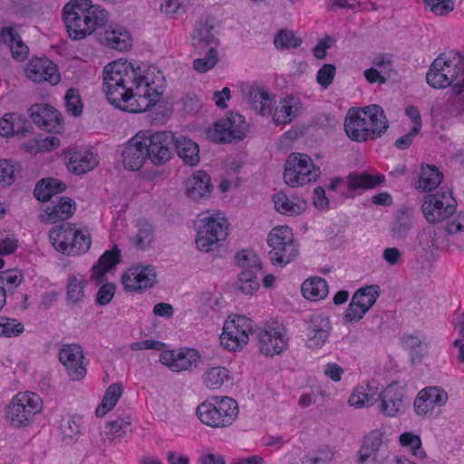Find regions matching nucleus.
Segmentation results:
<instances>
[{
  "instance_id": "nucleus-1",
  "label": "nucleus",
  "mask_w": 464,
  "mask_h": 464,
  "mask_svg": "<svg viewBox=\"0 0 464 464\" xmlns=\"http://www.w3.org/2000/svg\"><path fill=\"white\" fill-rule=\"evenodd\" d=\"M102 91L108 102L120 111H145V69L128 59L114 60L103 67Z\"/></svg>"
},
{
  "instance_id": "nucleus-2",
  "label": "nucleus",
  "mask_w": 464,
  "mask_h": 464,
  "mask_svg": "<svg viewBox=\"0 0 464 464\" xmlns=\"http://www.w3.org/2000/svg\"><path fill=\"white\" fill-rule=\"evenodd\" d=\"M68 36L74 41L92 35L107 22V13L92 0H70L63 8Z\"/></svg>"
},
{
  "instance_id": "nucleus-3",
  "label": "nucleus",
  "mask_w": 464,
  "mask_h": 464,
  "mask_svg": "<svg viewBox=\"0 0 464 464\" xmlns=\"http://www.w3.org/2000/svg\"><path fill=\"white\" fill-rule=\"evenodd\" d=\"M426 82L434 89L464 83V57L454 51L440 54L431 63Z\"/></svg>"
},
{
  "instance_id": "nucleus-4",
  "label": "nucleus",
  "mask_w": 464,
  "mask_h": 464,
  "mask_svg": "<svg viewBox=\"0 0 464 464\" xmlns=\"http://www.w3.org/2000/svg\"><path fill=\"white\" fill-rule=\"evenodd\" d=\"M237 401L231 397H213L199 403L196 409L198 420L212 429L231 426L238 417Z\"/></svg>"
},
{
  "instance_id": "nucleus-5",
  "label": "nucleus",
  "mask_w": 464,
  "mask_h": 464,
  "mask_svg": "<svg viewBox=\"0 0 464 464\" xmlns=\"http://www.w3.org/2000/svg\"><path fill=\"white\" fill-rule=\"evenodd\" d=\"M44 401L39 394L24 391L15 393L5 407V419L13 428H24L42 413Z\"/></svg>"
},
{
  "instance_id": "nucleus-6",
  "label": "nucleus",
  "mask_w": 464,
  "mask_h": 464,
  "mask_svg": "<svg viewBox=\"0 0 464 464\" xmlns=\"http://www.w3.org/2000/svg\"><path fill=\"white\" fill-rule=\"evenodd\" d=\"M49 241L57 252L72 256L85 254L92 246L90 234L72 223L51 229Z\"/></svg>"
},
{
  "instance_id": "nucleus-7",
  "label": "nucleus",
  "mask_w": 464,
  "mask_h": 464,
  "mask_svg": "<svg viewBox=\"0 0 464 464\" xmlns=\"http://www.w3.org/2000/svg\"><path fill=\"white\" fill-rule=\"evenodd\" d=\"M320 176V168L314 163L307 154L291 153L286 160L284 179L292 188L316 181Z\"/></svg>"
},
{
  "instance_id": "nucleus-8",
  "label": "nucleus",
  "mask_w": 464,
  "mask_h": 464,
  "mask_svg": "<svg viewBox=\"0 0 464 464\" xmlns=\"http://www.w3.org/2000/svg\"><path fill=\"white\" fill-rule=\"evenodd\" d=\"M267 244L271 247L268 256L275 266H285L298 255L297 244L288 227L273 228L268 234Z\"/></svg>"
},
{
  "instance_id": "nucleus-9",
  "label": "nucleus",
  "mask_w": 464,
  "mask_h": 464,
  "mask_svg": "<svg viewBox=\"0 0 464 464\" xmlns=\"http://www.w3.org/2000/svg\"><path fill=\"white\" fill-rule=\"evenodd\" d=\"M201 225L198 227L196 244L198 250L210 252L224 241L228 233V222L220 212L200 219Z\"/></svg>"
},
{
  "instance_id": "nucleus-10",
  "label": "nucleus",
  "mask_w": 464,
  "mask_h": 464,
  "mask_svg": "<svg viewBox=\"0 0 464 464\" xmlns=\"http://www.w3.org/2000/svg\"><path fill=\"white\" fill-rule=\"evenodd\" d=\"M247 123L237 112H229L226 118L218 120L207 132L208 138L217 143H231L246 137Z\"/></svg>"
},
{
  "instance_id": "nucleus-11",
  "label": "nucleus",
  "mask_w": 464,
  "mask_h": 464,
  "mask_svg": "<svg viewBox=\"0 0 464 464\" xmlns=\"http://www.w3.org/2000/svg\"><path fill=\"white\" fill-rule=\"evenodd\" d=\"M236 261L242 269L238 276L237 289L245 295H253L259 289V276L262 274L259 257L251 251L242 250L237 253Z\"/></svg>"
},
{
  "instance_id": "nucleus-12",
  "label": "nucleus",
  "mask_w": 464,
  "mask_h": 464,
  "mask_svg": "<svg viewBox=\"0 0 464 464\" xmlns=\"http://www.w3.org/2000/svg\"><path fill=\"white\" fill-rule=\"evenodd\" d=\"M457 209V202L449 191L428 194L423 198L421 210L429 223L447 220Z\"/></svg>"
},
{
  "instance_id": "nucleus-13",
  "label": "nucleus",
  "mask_w": 464,
  "mask_h": 464,
  "mask_svg": "<svg viewBox=\"0 0 464 464\" xmlns=\"http://www.w3.org/2000/svg\"><path fill=\"white\" fill-rule=\"evenodd\" d=\"M255 334L259 352L266 356L280 354L288 346L287 331L282 324H266L255 331Z\"/></svg>"
},
{
  "instance_id": "nucleus-14",
  "label": "nucleus",
  "mask_w": 464,
  "mask_h": 464,
  "mask_svg": "<svg viewBox=\"0 0 464 464\" xmlns=\"http://www.w3.org/2000/svg\"><path fill=\"white\" fill-rule=\"evenodd\" d=\"M58 358L71 381L80 382L85 378L88 360L81 345L75 343L63 345L59 350Z\"/></svg>"
},
{
  "instance_id": "nucleus-15",
  "label": "nucleus",
  "mask_w": 464,
  "mask_h": 464,
  "mask_svg": "<svg viewBox=\"0 0 464 464\" xmlns=\"http://www.w3.org/2000/svg\"><path fill=\"white\" fill-rule=\"evenodd\" d=\"M449 400L448 392L439 386L425 387L414 401V411L420 417H436Z\"/></svg>"
},
{
  "instance_id": "nucleus-16",
  "label": "nucleus",
  "mask_w": 464,
  "mask_h": 464,
  "mask_svg": "<svg viewBox=\"0 0 464 464\" xmlns=\"http://www.w3.org/2000/svg\"><path fill=\"white\" fill-rule=\"evenodd\" d=\"M24 74L35 83L48 82L56 85L61 81L57 65L47 58H31L24 69Z\"/></svg>"
},
{
  "instance_id": "nucleus-17",
  "label": "nucleus",
  "mask_w": 464,
  "mask_h": 464,
  "mask_svg": "<svg viewBox=\"0 0 464 464\" xmlns=\"http://www.w3.org/2000/svg\"><path fill=\"white\" fill-rule=\"evenodd\" d=\"M174 139L173 133L169 131L147 134V140H150V144L147 145V159L154 165H162L169 160L172 157Z\"/></svg>"
},
{
  "instance_id": "nucleus-18",
  "label": "nucleus",
  "mask_w": 464,
  "mask_h": 464,
  "mask_svg": "<svg viewBox=\"0 0 464 464\" xmlns=\"http://www.w3.org/2000/svg\"><path fill=\"white\" fill-rule=\"evenodd\" d=\"M159 359L171 371L179 372L196 368L200 361V354L196 349L184 348L179 351H163Z\"/></svg>"
},
{
  "instance_id": "nucleus-19",
  "label": "nucleus",
  "mask_w": 464,
  "mask_h": 464,
  "mask_svg": "<svg viewBox=\"0 0 464 464\" xmlns=\"http://www.w3.org/2000/svg\"><path fill=\"white\" fill-rule=\"evenodd\" d=\"M450 243L444 238L441 227H426L420 230L415 238L414 250L421 255H432L437 250H448Z\"/></svg>"
},
{
  "instance_id": "nucleus-20",
  "label": "nucleus",
  "mask_w": 464,
  "mask_h": 464,
  "mask_svg": "<svg viewBox=\"0 0 464 464\" xmlns=\"http://www.w3.org/2000/svg\"><path fill=\"white\" fill-rule=\"evenodd\" d=\"M360 121L368 129L371 140L379 138L384 134L389 127L388 120L382 108L377 104H372L364 108H356Z\"/></svg>"
},
{
  "instance_id": "nucleus-21",
  "label": "nucleus",
  "mask_w": 464,
  "mask_h": 464,
  "mask_svg": "<svg viewBox=\"0 0 464 464\" xmlns=\"http://www.w3.org/2000/svg\"><path fill=\"white\" fill-rule=\"evenodd\" d=\"M32 121L41 129L49 132H61L63 121L59 111L49 104H34L30 108Z\"/></svg>"
},
{
  "instance_id": "nucleus-22",
  "label": "nucleus",
  "mask_w": 464,
  "mask_h": 464,
  "mask_svg": "<svg viewBox=\"0 0 464 464\" xmlns=\"http://www.w3.org/2000/svg\"><path fill=\"white\" fill-rule=\"evenodd\" d=\"M332 324L328 317L322 314H312L306 321V347L319 349L328 341Z\"/></svg>"
},
{
  "instance_id": "nucleus-23",
  "label": "nucleus",
  "mask_w": 464,
  "mask_h": 464,
  "mask_svg": "<svg viewBox=\"0 0 464 464\" xmlns=\"http://www.w3.org/2000/svg\"><path fill=\"white\" fill-rule=\"evenodd\" d=\"M124 168L130 171L140 169L145 164V131L137 132L124 146L121 153Z\"/></svg>"
},
{
  "instance_id": "nucleus-24",
  "label": "nucleus",
  "mask_w": 464,
  "mask_h": 464,
  "mask_svg": "<svg viewBox=\"0 0 464 464\" xmlns=\"http://www.w3.org/2000/svg\"><path fill=\"white\" fill-rule=\"evenodd\" d=\"M380 401L379 411L388 417H395L405 408V391L396 383H392L383 389L378 395Z\"/></svg>"
},
{
  "instance_id": "nucleus-25",
  "label": "nucleus",
  "mask_w": 464,
  "mask_h": 464,
  "mask_svg": "<svg viewBox=\"0 0 464 464\" xmlns=\"http://www.w3.org/2000/svg\"><path fill=\"white\" fill-rule=\"evenodd\" d=\"M67 169L75 175L94 169L99 164L98 154L90 148H74L67 152Z\"/></svg>"
},
{
  "instance_id": "nucleus-26",
  "label": "nucleus",
  "mask_w": 464,
  "mask_h": 464,
  "mask_svg": "<svg viewBox=\"0 0 464 464\" xmlns=\"http://www.w3.org/2000/svg\"><path fill=\"white\" fill-rule=\"evenodd\" d=\"M76 210V203L72 198L62 197L42 208L39 218L46 224H55L72 217Z\"/></svg>"
},
{
  "instance_id": "nucleus-27",
  "label": "nucleus",
  "mask_w": 464,
  "mask_h": 464,
  "mask_svg": "<svg viewBox=\"0 0 464 464\" xmlns=\"http://www.w3.org/2000/svg\"><path fill=\"white\" fill-rule=\"evenodd\" d=\"M212 190L211 178L205 170L194 172L185 181V195L193 201L208 198Z\"/></svg>"
},
{
  "instance_id": "nucleus-28",
  "label": "nucleus",
  "mask_w": 464,
  "mask_h": 464,
  "mask_svg": "<svg viewBox=\"0 0 464 464\" xmlns=\"http://www.w3.org/2000/svg\"><path fill=\"white\" fill-rule=\"evenodd\" d=\"M384 433L380 430L370 431L363 439L358 452V464H377V455L383 444Z\"/></svg>"
},
{
  "instance_id": "nucleus-29",
  "label": "nucleus",
  "mask_w": 464,
  "mask_h": 464,
  "mask_svg": "<svg viewBox=\"0 0 464 464\" xmlns=\"http://www.w3.org/2000/svg\"><path fill=\"white\" fill-rule=\"evenodd\" d=\"M102 43L111 49L123 52L131 48L133 38L125 27L110 24L104 30Z\"/></svg>"
},
{
  "instance_id": "nucleus-30",
  "label": "nucleus",
  "mask_w": 464,
  "mask_h": 464,
  "mask_svg": "<svg viewBox=\"0 0 464 464\" xmlns=\"http://www.w3.org/2000/svg\"><path fill=\"white\" fill-rule=\"evenodd\" d=\"M0 46L6 47L11 52L14 59L18 61L24 60L29 53L28 46L23 42L14 26L0 28Z\"/></svg>"
},
{
  "instance_id": "nucleus-31",
  "label": "nucleus",
  "mask_w": 464,
  "mask_h": 464,
  "mask_svg": "<svg viewBox=\"0 0 464 464\" xmlns=\"http://www.w3.org/2000/svg\"><path fill=\"white\" fill-rule=\"evenodd\" d=\"M173 111L172 104L162 96L147 97V120L154 124H163Z\"/></svg>"
},
{
  "instance_id": "nucleus-32",
  "label": "nucleus",
  "mask_w": 464,
  "mask_h": 464,
  "mask_svg": "<svg viewBox=\"0 0 464 464\" xmlns=\"http://www.w3.org/2000/svg\"><path fill=\"white\" fill-rule=\"evenodd\" d=\"M301 111L302 104L299 100L293 95H287L276 106L273 120L276 124H288L300 114Z\"/></svg>"
},
{
  "instance_id": "nucleus-33",
  "label": "nucleus",
  "mask_w": 464,
  "mask_h": 464,
  "mask_svg": "<svg viewBox=\"0 0 464 464\" xmlns=\"http://www.w3.org/2000/svg\"><path fill=\"white\" fill-rule=\"evenodd\" d=\"M246 92V100L253 110L260 115H269L275 104L274 99L263 89L257 86H249Z\"/></svg>"
},
{
  "instance_id": "nucleus-34",
  "label": "nucleus",
  "mask_w": 464,
  "mask_h": 464,
  "mask_svg": "<svg viewBox=\"0 0 464 464\" xmlns=\"http://www.w3.org/2000/svg\"><path fill=\"white\" fill-rule=\"evenodd\" d=\"M413 226V210L411 208H400L390 224V233L392 238L405 239Z\"/></svg>"
},
{
  "instance_id": "nucleus-35",
  "label": "nucleus",
  "mask_w": 464,
  "mask_h": 464,
  "mask_svg": "<svg viewBox=\"0 0 464 464\" xmlns=\"http://www.w3.org/2000/svg\"><path fill=\"white\" fill-rule=\"evenodd\" d=\"M121 261V250L114 246L111 250L105 251L92 269V278L97 283L104 280V276L113 269Z\"/></svg>"
},
{
  "instance_id": "nucleus-36",
  "label": "nucleus",
  "mask_w": 464,
  "mask_h": 464,
  "mask_svg": "<svg viewBox=\"0 0 464 464\" xmlns=\"http://www.w3.org/2000/svg\"><path fill=\"white\" fill-rule=\"evenodd\" d=\"M273 201L276 211L283 215L297 216L305 211L306 202L299 198L292 199L284 192L279 191L273 196Z\"/></svg>"
},
{
  "instance_id": "nucleus-37",
  "label": "nucleus",
  "mask_w": 464,
  "mask_h": 464,
  "mask_svg": "<svg viewBox=\"0 0 464 464\" xmlns=\"http://www.w3.org/2000/svg\"><path fill=\"white\" fill-rule=\"evenodd\" d=\"M173 148L186 165L195 166L199 162L198 145L192 140L184 136L175 138Z\"/></svg>"
},
{
  "instance_id": "nucleus-38",
  "label": "nucleus",
  "mask_w": 464,
  "mask_h": 464,
  "mask_svg": "<svg viewBox=\"0 0 464 464\" xmlns=\"http://www.w3.org/2000/svg\"><path fill=\"white\" fill-rule=\"evenodd\" d=\"M358 118L359 113H356V108H351L344 120V130L347 136L357 142L371 140L369 130L363 128L364 125Z\"/></svg>"
},
{
  "instance_id": "nucleus-39",
  "label": "nucleus",
  "mask_w": 464,
  "mask_h": 464,
  "mask_svg": "<svg viewBox=\"0 0 464 464\" xmlns=\"http://www.w3.org/2000/svg\"><path fill=\"white\" fill-rule=\"evenodd\" d=\"M121 284L128 292L142 290L145 285V266L138 263L128 267L121 275Z\"/></svg>"
},
{
  "instance_id": "nucleus-40",
  "label": "nucleus",
  "mask_w": 464,
  "mask_h": 464,
  "mask_svg": "<svg viewBox=\"0 0 464 464\" xmlns=\"http://www.w3.org/2000/svg\"><path fill=\"white\" fill-rule=\"evenodd\" d=\"M379 394L377 382L372 380L365 388L356 389L350 396L349 403L355 408L369 407L377 401Z\"/></svg>"
},
{
  "instance_id": "nucleus-41",
  "label": "nucleus",
  "mask_w": 464,
  "mask_h": 464,
  "mask_svg": "<svg viewBox=\"0 0 464 464\" xmlns=\"http://www.w3.org/2000/svg\"><path fill=\"white\" fill-rule=\"evenodd\" d=\"M26 120L15 112H8L0 118V136L10 138L23 132L25 129Z\"/></svg>"
},
{
  "instance_id": "nucleus-42",
  "label": "nucleus",
  "mask_w": 464,
  "mask_h": 464,
  "mask_svg": "<svg viewBox=\"0 0 464 464\" xmlns=\"http://www.w3.org/2000/svg\"><path fill=\"white\" fill-rule=\"evenodd\" d=\"M447 100L444 111L450 116H458L464 112V83L455 84L446 92Z\"/></svg>"
},
{
  "instance_id": "nucleus-43",
  "label": "nucleus",
  "mask_w": 464,
  "mask_h": 464,
  "mask_svg": "<svg viewBox=\"0 0 464 464\" xmlns=\"http://www.w3.org/2000/svg\"><path fill=\"white\" fill-rule=\"evenodd\" d=\"M401 342L405 349L409 350L411 361L413 364L421 362L428 352V343L425 339L414 334H404Z\"/></svg>"
},
{
  "instance_id": "nucleus-44",
  "label": "nucleus",
  "mask_w": 464,
  "mask_h": 464,
  "mask_svg": "<svg viewBox=\"0 0 464 464\" xmlns=\"http://www.w3.org/2000/svg\"><path fill=\"white\" fill-rule=\"evenodd\" d=\"M303 296L312 301L324 299L328 294V284L322 277H311L301 286Z\"/></svg>"
},
{
  "instance_id": "nucleus-45",
  "label": "nucleus",
  "mask_w": 464,
  "mask_h": 464,
  "mask_svg": "<svg viewBox=\"0 0 464 464\" xmlns=\"http://www.w3.org/2000/svg\"><path fill=\"white\" fill-rule=\"evenodd\" d=\"M88 280L82 274L72 275L68 277L66 285L67 299L70 303L78 304L85 297Z\"/></svg>"
},
{
  "instance_id": "nucleus-46",
  "label": "nucleus",
  "mask_w": 464,
  "mask_h": 464,
  "mask_svg": "<svg viewBox=\"0 0 464 464\" xmlns=\"http://www.w3.org/2000/svg\"><path fill=\"white\" fill-rule=\"evenodd\" d=\"M82 418L79 415H68L63 418L60 424L62 440L67 443L77 440L81 434Z\"/></svg>"
},
{
  "instance_id": "nucleus-47",
  "label": "nucleus",
  "mask_w": 464,
  "mask_h": 464,
  "mask_svg": "<svg viewBox=\"0 0 464 464\" xmlns=\"http://www.w3.org/2000/svg\"><path fill=\"white\" fill-rule=\"evenodd\" d=\"M192 40L195 50L200 54L207 46L216 43L213 26L207 23L198 24L194 29Z\"/></svg>"
},
{
  "instance_id": "nucleus-48",
  "label": "nucleus",
  "mask_w": 464,
  "mask_h": 464,
  "mask_svg": "<svg viewBox=\"0 0 464 464\" xmlns=\"http://www.w3.org/2000/svg\"><path fill=\"white\" fill-rule=\"evenodd\" d=\"M231 380L229 371L221 366L208 369L202 376L204 385L211 390H218Z\"/></svg>"
},
{
  "instance_id": "nucleus-49",
  "label": "nucleus",
  "mask_w": 464,
  "mask_h": 464,
  "mask_svg": "<svg viewBox=\"0 0 464 464\" xmlns=\"http://www.w3.org/2000/svg\"><path fill=\"white\" fill-rule=\"evenodd\" d=\"M133 430V425L130 418L118 419L108 423L104 432L108 439L121 440L128 439Z\"/></svg>"
},
{
  "instance_id": "nucleus-50",
  "label": "nucleus",
  "mask_w": 464,
  "mask_h": 464,
  "mask_svg": "<svg viewBox=\"0 0 464 464\" xmlns=\"http://www.w3.org/2000/svg\"><path fill=\"white\" fill-rule=\"evenodd\" d=\"M123 388L121 383H113L106 390L101 403L96 409V415L103 417L107 412L111 411L119 401L122 395Z\"/></svg>"
},
{
  "instance_id": "nucleus-51",
  "label": "nucleus",
  "mask_w": 464,
  "mask_h": 464,
  "mask_svg": "<svg viewBox=\"0 0 464 464\" xmlns=\"http://www.w3.org/2000/svg\"><path fill=\"white\" fill-rule=\"evenodd\" d=\"M443 175L435 166L422 165L419 178V188L423 191L436 188L442 181Z\"/></svg>"
},
{
  "instance_id": "nucleus-52",
  "label": "nucleus",
  "mask_w": 464,
  "mask_h": 464,
  "mask_svg": "<svg viewBox=\"0 0 464 464\" xmlns=\"http://www.w3.org/2000/svg\"><path fill=\"white\" fill-rule=\"evenodd\" d=\"M66 185L56 179H44L37 183L34 188V196L38 200L47 201L57 193L65 190Z\"/></svg>"
},
{
  "instance_id": "nucleus-53",
  "label": "nucleus",
  "mask_w": 464,
  "mask_h": 464,
  "mask_svg": "<svg viewBox=\"0 0 464 464\" xmlns=\"http://www.w3.org/2000/svg\"><path fill=\"white\" fill-rule=\"evenodd\" d=\"M166 88V80L161 71L151 65L147 68V97L162 96Z\"/></svg>"
},
{
  "instance_id": "nucleus-54",
  "label": "nucleus",
  "mask_w": 464,
  "mask_h": 464,
  "mask_svg": "<svg viewBox=\"0 0 464 464\" xmlns=\"http://www.w3.org/2000/svg\"><path fill=\"white\" fill-rule=\"evenodd\" d=\"M223 328L235 334L240 336L241 334L248 335L255 334L254 322L244 315H234L232 319L225 321Z\"/></svg>"
},
{
  "instance_id": "nucleus-55",
  "label": "nucleus",
  "mask_w": 464,
  "mask_h": 464,
  "mask_svg": "<svg viewBox=\"0 0 464 464\" xmlns=\"http://www.w3.org/2000/svg\"><path fill=\"white\" fill-rule=\"evenodd\" d=\"M384 181L383 175H371L360 173L349 175V188L351 189L372 188Z\"/></svg>"
},
{
  "instance_id": "nucleus-56",
  "label": "nucleus",
  "mask_w": 464,
  "mask_h": 464,
  "mask_svg": "<svg viewBox=\"0 0 464 464\" xmlns=\"http://www.w3.org/2000/svg\"><path fill=\"white\" fill-rule=\"evenodd\" d=\"M380 292L378 285H370L358 289L353 295L352 300L357 304H364L368 309H371L376 303Z\"/></svg>"
},
{
  "instance_id": "nucleus-57",
  "label": "nucleus",
  "mask_w": 464,
  "mask_h": 464,
  "mask_svg": "<svg viewBox=\"0 0 464 464\" xmlns=\"http://www.w3.org/2000/svg\"><path fill=\"white\" fill-rule=\"evenodd\" d=\"M230 335L231 333H227V331L223 328V332L219 337L221 346L227 351H240L246 345L249 340L248 335L241 334L237 336L233 334L232 336Z\"/></svg>"
},
{
  "instance_id": "nucleus-58",
  "label": "nucleus",
  "mask_w": 464,
  "mask_h": 464,
  "mask_svg": "<svg viewBox=\"0 0 464 464\" xmlns=\"http://www.w3.org/2000/svg\"><path fill=\"white\" fill-rule=\"evenodd\" d=\"M274 44L278 49L296 48L301 45L302 40L293 31L283 29L275 36Z\"/></svg>"
},
{
  "instance_id": "nucleus-59",
  "label": "nucleus",
  "mask_w": 464,
  "mask_h": 464,
  "mask_svg": "<svg viewBox=\"0 0 464 464\" xmlns=\"http://www.w3.org/2000/svg\"><path fill=\"white\" fill-rule=\"evenodd\" d=\"M24 328L22 323L15 319L0 317V337L12 338L20 335Z\"/></svg>"
},
{
  "instance_id": "nucleus-60",
  "label": "nucleus",
  "mask_w": 464,
  "mask_h": 464,
  "mask_svg": "<svg viewBox=\"0 0 464 464\" xmlns=\"http://www.w3.org/2000/svg\"><path fill=\"white\" fill-rule=\"evenodd\" d=\"M218 61V51L214 46H210L204 57L194 60L193 68L198 72H206L212 69Z\"/></svg>"
},
{
  "instance_id": "nucleus-61",
  "label": "nucleus",
  "mask_w": 464,
  "mask_h": 464,
  "mask_svg": "<svg viewBox=\"0 0 464 464\" xmlns=\"http://www.w3.org/2000/svg\"><path fill=\"white\" fill-rule=\"evenodd\" d=\"M369 310L364 304H357L352 300L343 314V320L344 324L356 323L362 319Z\"/></svg>"
},
{
  "instance_id": "nucleus-62",
  "label": "nucleus",
  "mask_w": 464,
  "mask_h": 464,
  "mask_svg": "<svg viewBox=\"0 0 464 464\" xmlns=\"http://www.w3.org/2000/svg\"><path fill=\"white\" fill-rule=\"evenodd\" d=\"M66 110L73 116H79L82 111V102L76 89H69L64 96Z\"/></svg>"
},
{
  "instance_id": "nucleus-63",
  "label": "nucleus",
  "mask_w": 464,
  "mask_h": 464,
  "mask_svg": "<svg viewBox=\"0 0 464 464\" xmlns=\"http://www.w3.org/2000/svg\"><path fill=\"white\" fill-rule=\"evenodd\" d=\"M16 167L7 160H0V187H7L14 181Z\"/></svg>"
},
{
  "instance_id": "nucleus-64",
  "label": "nucleus",
  "mask_w": 464,
  "mask_h": 464,
  "mask_svg": "<svg viewBox=\"0 0 464 464\" xmlns=\"http://www.w3.org/2000/svg\"><path fill=\"white\" fill-rule=\"evenodd\" d=\"M335 72H336V67L334 64L324 63L317 71L316 81L322 87L326 89L333 83V81L335 76Z\"/></svg>"
}]
</instances>
